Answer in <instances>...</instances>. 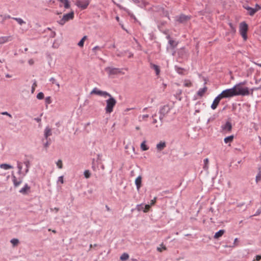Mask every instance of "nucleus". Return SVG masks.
Here are the masks:
<instances>
[{
    "mask_svg": "<svg viewBox=\"0 0 261 261\" xmlns=\"http://www.w3.org/2000/svg\"><path fill=\"white\" fill-rule=\"evenodd\" d=\"M91 94H96L102 96L105 98L108 97V99L106 100V107L105 111L106 113L110 114L113 111V109L115 106L117 101L110 93L106 91L99 90L97 88H94L90 92Z\"/></svg>",
    "mask_w": 261,
    "mask_h": 261,
    "instance_id": "obj_1",
    "label": "nucleus"
},
{
    "mask_svg": "<svg viewBox=\"0 0 261 261\" xmlns=\"http://www.w3.org/2000/svg\"><path fill=\"white\" fill-rule=\"evenodd\" d=\"M246 82H240L234 85L232 88L234 89V94L236 96H247L250 94L249 90L248 87H243L242 86L246 84Z\"/></svg>",
    "mask_w": 261,
    "mask_h": 261,
    "instance_id": "obj_2",
    "label": "nucleus"
},
{
    "mask_svg": "<svg viewBox=\"0 0 261 261\" xmlns=\"http://www.w3.org/2000/svg\"><path fill=\"white\" fill-rule=\"evenodd\" d=\"M222 98H230L235 96L234 88L227 89L223 90L220 94Z\"/></svg>",
    "mask_w": 261,
    "mask_h": 261,
    "instance_id": "obj_3",
    "label": "nucleus"
},
{
    "mask_svg": "<svg viewBox=\"0 0 261 261\" xmlns=\"http://www.w3.org/2000/svg\"><path fill=\"white\" fill-rule=\"evenodd\" d=\"M248 25L245 22H242L240 24L239 31L243 39L246 40L247 38V32Z\"/></svg>",
    "mask_w": 261,
    "mask_h": 261,
    "instance_id": "obj_4",
    "label": "nucleus"
},
{
    "mask_svg": "<svg viewBox=\"0 0 261 261\" xmlns=\"http://www.w3.org/2000/svg\"><path fill=\"white\" fill-rule=\"evenodd\" d=\"M171 108L168 105L163 106L160 110V120L162 123L163 118L170 112Z\"/></svg>",
    "mask_w": 261,
    "mask_h": 261,
    "instance_id": "obj_5",
    "label": "nucleus"
},
{
    "mask_svg": "<svg viewBox=\"0 0 261 261\" xmlns=\"http://www.w3.org/2000/svg\"><path fill=\"white\" fill-rule=\"evenodd\" d=\"M74 17V13L73 12H71L69 13L63 15L62 18L58 22L61 25H64L66 22L69 21V20H71Z\"/></svg>",
    "mask_w": 261,
    "mask_h": 261,
    "instance_id": "obj_6",
    "label": "nucleus"
},
{
    "mask_svg": "<svg viewBox=\"0 0 261 261\" xmlns=\"http://www.w3.org/2000/svg\"><path fill=\"white\" fill-rule=\"evenodd\" d=\"M244 8L247 10L248 14L251 16H253L256 12L261 9V7L258 4L255 5L254 8L248 6H244Z\"/></svg>",
    "mask_w": 261,
    "mask_h": 261,
    "instance_id": "obj_7",
    "label": "nucleus"
},
{
    "mask_svg": "<svg viewBox=\"0 0 261 261\" xmlns=\"http://www.w3.org/2000/svg\"><path fill=\"white\" fill-rule=\"evenodd\" d=\"M90 3L89 0H84V1H81V0H78L76 2V6L81 8L82 9H85L87 8L88 6L89 5Z\"/></svg>",
    "mask_w": 261,
    "mask_h": 261,
    "instance_id": "obj_8",
    "label": "nucleus"
},
{
    "mask_svg": "<svg viewBox=\"0 0 261 261\" xmlns=\"http://www.w3.org/2000/svg\"><path fill=\"white\" fill-rule=\"evenodd\" d=\"M105 71L108 72L109 75H116L120 72V70L119 68L110 67L106 68Z\"/></svg>",
    "mask_w": 261,
    "mask_h": 261,
    "instance_id": "obj_9",
    "label": "nucleus"
},
{
    "mask_svg": "<svg viewBox=\"0 0 261 261\" xmlns=\"http://www.w3.org/2000/svg\"><path fill=\"white\" fill-rule=\"evenodd\" d=\"M221 129L224 133H229L232 129V125L230 122L227 121L225 124L221 126Z\"/></svg>",
    "mask_w": 261,
    "mask_h": 261,
    "instance_id": "obj_10",
    "label": "nucleus"
},
{
    "mask_svg": "<svg viewBox=\"0 0 261 261\" xmlns=\"http://www.w3.org/2000/svg\"><path fill=\"white\" fill-rule=\"evenodd\" d=\"M190 19V16L184 14H181L178 16L176 17V20L179 23H186Z\"/></svg>",
    "mask_w": 261,
    "mask_h": 261,
    "instance_id": "obj_11",
    "label": "nucleus"
},
{
    "mask_svg": "<svg viewBox=\"0 0 261 261\" xmlns=\"http://www.w3.org/2000/svg\"><path fill=\"white\" fill-rule=\"evenodd\" d=\"M222 99V96H221L219 94L214 100L213 102L211 105V108L213 110H215L217 108L218 105H219L220 100Z\"/></svg>",
    "mask_w": 261,
    "mask_h": 261,
    "instance_id": "obj_12",
    "label": "nucleus"
},
{
    "mask_svg": "<svg viewBox=\"0 0 261 261\" xmlns=\"http://www.w3.org/2000/svg\"><path fill=\"white\" fill-rule=\"evenodd\" d=\"M166 147V143L165 141H161L156 145V148L158 151H161Z\"/></svg>",
    "mask_w": 261,
    "mask_h": 261,
    "instance_id": "obj_13",
    "label": "nucleus"
},
{
    "mask_svg": "<svg viewBox=\"0 0 261 261\" xmlns=\"http://www.w3.org/2000/svg\"><path fill=\"white\" fill-rule=\"evenodd\" d=\"M12 180H13L14 187H17L18 186H19L20 185V184L22 182V178H19L18 179H17L15 176L13 175L12 176Z\"/></svg>",
    "mask_w": 261,
    "mask_h": 261,
    "instance_id": "obj_14",
    "label": "nucleus"
},
{
    "mask_svg": "<svg viewBox=\"0 0 261 261\" xmlns=\"http://www.w3.org/2000/svg\"><path fill=\"white\" fill-rule=\"evenodd\" d=\"M167 38L168 39H169V44H170V47L171 48H174L177 46L178 43L177 42H176L175 41L171 39L170 36H168L167 37Z\"/></svg>",
    "mask_w": 261,
    "mask_h": 261,
    "instance_id": "obj_15",
    "label": "nucleus"
},
{
    "mask_svg": "<svg viewBox=\"0 0 261 261\" xmlns=\"http://www.w3.org/2000/svg\"><path fill=\"white\" fill-rule=\"evenodd\" d=\"M11 40V36H2L0 37V44L5 43Z\"/></svg>",
    "mask_w": 261,
    "mask_h": 261,
    "instance_id": "obj_16",
    "label": "nucleus"
},
{
    "mask_svg": "<svg viewBox=\"0 0 261 261\" xmlns=\"http://www.w3.org/2000/svg\"><path fill=\"white\" fill-rule=\"evenodd\" d=\"M30 189V187L26 184L20 190L19 192L23 195H25L28 193Z\"/></svg>",
    "mask_w": 261,
    "mask_h": 261,
    "instance_id": "obj_17",
    "label": "nucleus"
},
{
    "mask_svg": "<svg viewBox=\"0 0 261 261\" xmlns=\"http://www.w3.org/2000/svg\"><path fill=\"white\" fill-rule=\"evenodd\" d=\"M142 177L139 176L135 180V184L136 185L138 190H139L141 187Z\"/></svg>",
    "mask_w": 261,
    "mask_h": 261,
    "instance_id": "obj_18",
    "label": "nucleus"
},
{
    "mask_svg": "<svg viewBox=\"0 0 261 261\" xmlns=\"http://www.w3.org/2000/svg\"><path fill=\"white\" fill-rule=\"evenodd\" d=\"M51 129L48 126L46 127L44 130V137L45 139H47L49 136L51 135Z\"/></svg>",
    "mask_w": 261,
    "mask_h": 261,
    "instance_id": "obj_19",
    "label": "nucleus"
},
{
    "mask_svg": "<svg viewBox=\"0 0 261 261\" xmlns=\"http://www.w3.org/2000/svg\"><path fill=\"white\" fill-rule=\"evenodd\" d=\"M207 88L206 86H204L202 88H200L197 92V95L200 97H202V96H203L204 93L206 92V91H207Z\"/></svg>",
    "mask_w": 261,
    "mask_h": 261,
    "instance_id": "obj_20",
    "label": "nucleus"
},
{
    "mask_svg": "<svg viewBox=\"0 0 261 261\" xmlns=\"http://www.w3.org/2000/svg\"><path fill=\"white\" fill-rule=\"evenodd\" d=\"M150 67H151V68L155 70L156 75H159L160 74V67L159 66L153 64L152 63H151Z\"/></svg>",
    "mask_w": 261,
    "mask_h": 261,
    "instance_id": "obj_21",
    "label": "nucleus"
},
{
    "mask_svg": "<svg viewBox=\"0 0 261 261\" xmlns=\"http://www.w3.org/2000/svg\"><path fill=\"white\" fill-rule=\"evenodd\" d=\"M225 230L223 229L220 230L218 232H217L215 235H214V238L215 239H218L219 238L223 236V234L224 233Z\"/></svg>",
    "mask_w": 261,
    "mask_h": 261,
    "instance_id": "obj_22",
    "label": "nucleus"
},
{
    "mask_svg": "<svg viewBox=\"0 0 261 261\" xmlns=\"http://www.w3.org/2000/svg\"><path fill=\"white\" fill-rule=\"evenodd\" d=\"M0 168L2 169H4L5 170H8V169H12L13 167L9 164H2L0 165Z\"/></svg>",
    "mask_w": 261,
    "mask_h": 261,
    "instance_id": "obj_23",
    "label": "nucleus"
},
{
    "mask_svg": "<svg viewBox=\"0 0 261 261\" xmlns=\"http://www.w3.org/2000/svg\"><path fill=\"white\" fill-rule=\"evenodd\" d=\"M61 3L63 4L64 7L66 9H68L70 7V4L68 0H58Z\"/></svg>",
    "mask_w": 261,
    "mask_h": 261,
    "instance_id": "obj_24",
    "label": "nucleus"
},
{
    "mask_svg": "<svg viewBox=\"0 0 261 261\" xmlns=\"http://www.w3.org/2000/svg\"><path fill=\"white\" fill-rule=\"evenodd\" d=\"M233 138L234 137L233 135L224 138V141L226 144L230 143L232 142Z\"/></svg>",
    "mask_w": 261,
    "mask_h": 261,
    "instance_id": "obj_25",
    "label": "nucleus"
},
{
    "mask_svg": "<svg viewBox=\"0 0 261 261\" xmlns=\"http://www.w3.org/2000/svg\"><path fill=\"white\" fill-rule=\"evenodd\" d=\"M140 147L143 151H146L149 149V147L146 145V141L142 142Z\"/></svg>",
    "mask_w": 261,
    "mask_h": 261,
    "instance_id": "obj_26",
    "label": "nucleus"
},
{
    "mask_svg": "<svg viewBox=\"0 0 261 261\" xmlns=\"http://www.w3.org/2000/svg\"><path fill=\"white\" fill-rule=\"evenodd\" d=\"M129 257V255L126 253H123L120 256V259L122 261L126 260Z\"/></svg>",
    "mask_w": 261,
    "mask_h": 261,
    "instance_id": "obj_27",
    "label": "nucleus"
},
{
    "mask_svg": "<svg viewBox=\"0 0 261 261\" xmlns=\"http://www.w3.org/2000/svg\"><path fill=\"white\" fill-rule=\"evenodd\" d=\"M12 18L16 20L20 25H22L25 23V21H24L23 19L20 18L13 17Z\"/></svg>",
    "mask_w": 261,
    "mask_h": 261,
    "instance_id": "obj_28",
    "label": "nucleus"
},
{
    "mask_svg": "<svg viewBox=\"0 0 261 261\" xmlns=\"http://www.w3.org/2000/svg\"><path fill=\"white\" fill-rule=\"evenodd\" d=\"M208 159L207 158L204 160V166H203V169L205 170H207L208 169Z\"/></svg>",
    "mask_w": 261,
    "mask_h": 261,
    "instance_id": "obj_29",
    "label": "nucleus"
},
{
    "mask_svg": "<svg viewBox=\"0 0 261 261\" xmlns=\"http://www.w3.org/2000/svg\"><path fill=\"white\" fill-rule=\"evenodd\" d=\"M11 243L13 245V247L17 246L19 241L17 239H12L10 241Z\"/></svg>",
    "mask_w": 261,
    "mask_h": 261,
    "instance_id": "obj_30",
    "label": "nucleus"
},
{
    "mask_svg": "<svg viewBox=\"0 0 261 261\" xmlns=\"http://www.w3.org/2000/svg\"><path fill=\"white\" fill-rule=\"evenodd\" d=\"M87 39V36H84L82 39L79 41V42L78 43V45L80 46V47H83L84 46V41L85 40Z\"/></svg>",
    "mask_w": 261,
    "mask_h": 261,
    "instance_id": "obj_31",
    "label": "nucleus"
},
{
    "mask_svg": "<svg viewBox=\"0 0 261 261\" xmlns=\"http://www.w3.org/2000/svg\"><path fill=\"white\" fill-rule=\"evenodd\" d=\"M24 164L26 167L25 173H27L29 170V167L30 166V162L29 160H27V161H24Z\"/></svg>",
    "mask_w": 261,
    "mask_h": 261,
    "instance_id": "obj_32",
    "label": "nucleus"
},
{
    "mask_svg": "<svg viewBox=\"0 0 261 261\" xmlns=\"http://www.w3.org/2000/svg\"><path fill=\"white\" fill-rule=\"evenodd\" d=\"M17 168L18 169V174H20L21 173V170H22V163L19 161H18L17 162Z\"/></svg>",
    "mask_w": 261,
    "mask_h": 261,
    "instance_id": "obj_33",
    "label": "nucleus"
},
{
    "mask_svg": "<svg viewBox=\"0 0 261 261\" xmlns=\"http://www.w3.org/2000/svg\"><path fill=\"white\" fill-rule=\"evenodd\" d=\"M49 81H50V82H51L52 83V84H56L58 88H60L59 84L58 82H57L56 79L54 77H51Z\"/></svg>",
    "mask_w": 261,
    "mask_h": 261,
    "instance_id": "obj_34",
    "label": "nucleus"
},
{
    "mask_svg": "<svg viewBox=\"0 0 261 261\" xmlns=\"http://www.w3.org/2000/svg\"><path fill=\"white\" fill-rule=\"evenodd\" d=\"M148 117H149V115L147 114L140 116L139 117V121H141L142 120H145Z\"/></svg>",
    "mask_w": 261,
    "mask_h": 261,
    "instance_id": "obj_35",
    "label": "nucleus"
},
{
    "mask_svg": "<svg viewBox=\"0 0 261 261\" xmlns=\"http://www.w3.org/2000/svg\"><path fill=\"white\" fill-rule=\"evenodd\" d=\"M84 176L86 178H88L90 177L91 173L90 171L88 170H86L84 171Z\"/></svg>",
    "mask_w": 261,
    "mask_h": 261,
    "instance_id": "obj_36",
    "label": "nucleus"
},
{
    "mask_svg": "<svg viewBox=\"0 0 261 261\" xmlns=\"http://www.w3.org/2000/svg\"><path fill=\"white\" fill-rule=\"evenodd\" d=\"M57 166L58 167L59 169H62L63 168L62 161L61 160H59L56 163Z\"/></svg>",
    "mask_w": 261,
    "mask_h": 261,
    "instance_id": "obj_37",
    "label": "nucleus"
},
{
    "mask_svg": "<svg viewBox=\"0 0 261 261\" xmlns=\"http://www.w3.org/2000/svg\"><path fill=\"white\" fill-rule=\"evenodd\" d=\"M37 86V82L36 80H34V82H33V85L32 86V90H31V92L32 93H34L35 90V88Z\"/></svg>",
    "mask_w": 261,
    "mask_h": 261,
    "instance_id": "obj_38",
    "label": "nucleus"
},
{
    "mask_svg": "<svg viewBox=\"0 0 261 261\" xmlns=\"http://www.w3.org/2000/svg\"><path fill=\"white\" fill-rule=\"evenodd\" d=\"M37 98L38 99H42L44 98V94L43 92H40L37 95Z\"/></svg>",
    "mask_w": 261,
    "mask_h": 261,
    "instance_id": "obj_39",
    "label": "nucleus"
},
{
    "mask_svg": "<svg viewBox=\"0 0 261 261\" xmlns=\"http://www.w3.org/2000/svg\"><path fill=\"white\" fill-rule=\"evenodd\" d=\"M192 85V83L190 81H185L184 82V86L185 87H190Z\"/></svg>",
    "mask_w": 261,
    "mask_h": 261,
    "instance_id": "obj_40",
    "label": "nucleus"
},
{
    "mask_svg": "<svg viewBox=\"0 0 261 261\" xmlns=\"http://www.w3.org/2000/svg\"><path fill=\"white\" fill-rule=\"evenodd\" d=\"M261 214V207H260L256 212V213L252 216H251L250 217L253 216H258Z\"/></svg>",
    "mask_w": 261,
    "mask_h": 261,
    "instance_id": "obj_41",
    "label": "nucleus"
},
{
    "mask_svg": "<svg viewBox=\"0 0 261 261\" xmlns=\"http://www.w3.org/2000/svg\"><path fill=\"white\" fill-rule=\"evenodd\" d=\"M137 207V210L139 211H143V210H144V204H143L138 205Z\"/></svg>",
    "mask_w": 261,
    "mask_h": 261,
    "instance_id": "obj_42",
    "label": "nucleus"
},
{
    "mask_svg": "<svg viewBox=\"0 0 261 261\" xmlns=\"http://www.w3.org/2000/svg\"><path fill=\"white\" fill-rule=\"evenodd\" d=\"M46 104H50L51 102V98L50 96L46 97L45 99Z\"/></svg>",
    "mask_w": 261,
    "mask_h": 261,
    "instance_id": "obj_43",
    "label": "nucleus"
},
{
    "mask_svg": "<svg viewBox=\"0 0 261 261\" xmlns=\"http://www.w3.org/2000/svg\"><path fill=\"white\" fill-rule=\"evenodd\" d=\"M161 246L162 247V248L158 247V248H157L158 251H159V252H162L163 250H166V247L165 246H164L163 244H161Z\"/></svg>",
    "mask_w": 261,
    "mask_h": 261,
    "instance_id": "obj_44",
    "label": "nucleus"
},
{
    "mask_svg": "<svg viewBox=\"0 0 261 261\" xmlns=\"http://www.w3.org/2000/svg\"><path fill=\"white\" fill-rule=\"evenodd\" d=\"M117 7H118L120 9H121V10H124V11H125L127 12V13H128V10L126 8H124V7H122L121 5H119V4H117Z\"/></svg>",
    "mask_w": 261,
    "mask_h": 261,
    "instance_id": "obj_45",
    "label": "nucleus"
},
{
    "mask_svg": "<svg viewBox=\"0 0 261 261\" xmlns=\"http://www.w3.org/2000/svg\"><path fill=\"white\" fill-rule=\"evenodd\" d=\"M144 210H143V212H146L150 208V205L149 204H146V205H144Z\"/></svg>",
    "mask_w": 261,
    "mask_h": 261,
    "instance_id": "obj_46",
    "label": "nucleus"
},
{
    "mask_svg": "<svg viewBox=\"0 0 261 261\" xmlns=\"http://www.w3.org/2000/svg\"><path fill=\"white\" fill-rule=\"evenodd\" d=\"M101 49V48L98 46H96L95 47H94L93 48H92V51L93 52H94L95 54H96V51L98 50H100Z\"/></svg>",
    "mask_w": 261,
    "mask_h": 261,
    "instance_id": "obj_47",
    "label": "nucleus"
},
{
    "mask_svg": "<svg viewBox=\"0 0 261 261\" xmlns=\"http://www.w3.org/2000/svg\"><path fill=\"white\" fill-rule=\"evenodd\" d=\"M229 25L230 26V28L231 29V31L233 32V33H235L236 32V28L234 27L233 26L232 24L231 23H229Z\"/></svg>",
    "mask_w": 261,
    "mask_h": 261,
    "instance_id": "obj_48",
    "label": "nucleus"
},
{
    "mask_svg": "<svg viewBox=\"0 0 261 261\" xmlns=\"http://www.w3.org/2000/svg\"><path fill=\"white\" fill-rule=\"evenodd\" d=\"M256 182H258L261 180V175L260 173L256 176Z\"/></svg>",
    "mask_w": 261,
    "mask_h": 261,
    "instance_id": "obj_49",
    "label": "nucleus"
},
{
    "mask_svg": "<svg viewBox=\"0 0 261 261\" xmlns=\"http://www.w3.org/2000/svg\"><path fill=\"white\" fill-rule=\"evenodd\" d=\"M184 69L181 68L177 67L176 68V71L179 74H182V70Z\"/></svg>",
    "mask_w": 261,
    "mask_h": 261,
    "instance_id": "obj_50",
    "label": "nucleus"
},
{
    "mask_svg": "<svg viewBox=\"0 0 261 261\" xmlns=\"http://www.w3.org/2000/svg\"><path fill=\"white\" fill-rule=\"evenodd\" d=\"M58 181H60L61 182V184H63V182H64L63 177L62 176H60L59 177Z\"/></svg>",
    "mask_w": 261,
    "mask_h": 261,
    "instance_id": "obj_51",
    "label": "nucleus"
},
{
    "mask_svg": "<svg viewBox=\"0 0 261 261\" xmlns=\"http://www.w3.org/2000/svg\"><path fill=\"white\" fill-rule=\"evenodd\" d=\"M134 3L136 4H138L139 3H140L142 0H132Z\"/></svg>",
    "mask_w": 261,
    "mask_h": 261,
    "instance_id": "obj_52",
    "label": "nucleus"
},
{
    "mask_svg": "<svg viewBox=\"0 0 261 261\" xmlns=\"http://www.w3.org/2000/svg\"><path fill=\"white\" fill-rule=\"evenodd\" d=\"M2 114L4 115H7L9 116L10 117H11V115L10 114H9L7 112H3Z\"/></svg>",
    "mask_w": 261,
    "mask_h": 261,
    "instance_id": "obj_53",
    "label": "nucleus"
},
{
    "mask_svg": "<svg viewBox=\"0 0 261 261\" xmlns=\"http://www.w3.org/2000/svg\"><path fill=\"white\" fill-rule=\"evenodd\" d=\"M49 143L48 141H47L44 144V147H45L46 148H47L49 146Z\"/></svg>",
    "mask_w": 261,
    "mask_h": 261,
    "instance_id": "obj_54",
    "label": "nucleus"
},
{
    "mask_svg": "<svg viewBox=\"0 0 261 261\" xmlns=\"http://www.w3.org/2000/svg\"><path fill=\"white\" fill-rule=\"evenodd\" d=\"M256 257V260L257 261H259L261 259V256L260 255H257L255 256Z\"/></svg>",
    "mask_w": 261,
    "mask_h": 261,
    "instance_id": "obj_55",
    "label": "nucleus"
},
{
    "mask_svg": "<svg viewBox=\"0 0 261 261\" xmlns=\"http://www.w3.org/2000/svg\"><path fill=\"white\" fill-rule=\"evenodd\" d=\"M156 201V198L155 197L153 199L151 200V205H153Z\"/></svg>",
    "mask_w": 261,
    "mask_h": 261,
    "instance_id": "obj_56",
    "label": "nucleus"
},
{
    "mask_svg": "<svg viewBox=\"0 0 261 261\" xmlns=\"http://www.w3.org/2000/svg\"><path fill=\"white\" fill-rule=\"evenodd\" d=\"M133 109H134V108H127V109L125 110V112H126V111H129V110H133Z\"/></svg>",
    "mask_w": 261,
    "mask_h": 261,
    "instance_id": "obj_57",
    "label": "nucleus"
},
{
    "mask_svg": "<svg viewBox=\"0 0 261 261\" xmlns=\"http://www.w3.org/2000/svg\"><path fill=\"white\" fill-rule=\"evenodd\" d=\"M6 77H8V78H10V77H11V75H10V74H7L6 75Z\"/></svg>",
    "mask_w": 261,
    "mask_h": 261,
    "instance_id": "obj_58",
    "label": "nucleus"
},
{
    "mask_svg": "<svg viewBox=\"0 0 261 261\" xmlns=\"http://www.w3.org/2000/svg\"><path fill=\"white\" fill-rule=\"evenodd\" d=\"M54 210L56 211V212H58L59 210V208L55 207Z\"/></svg>",
    "mask_w": 261,
    "mask_h": 261,
    "instance_id": "obj_59",
    "label": "nucleus"
},
{
    "mask_svg": "<svg viewBox=\"0 0 261 261\" xmlns=\"http://www.w3.org/2000/svg\"><path fill=\"white\" fill-rule=\"evenodd\" d=\"M157 122V120L156 119H153V123H156Z\"/></svg>",
    "mask_w": 261,
    "mask_h": 261,
    "instance_id": "obj_60",
    "label": "nucleus"
},
{
    "mask_svg": "<svg viewBox=\"0 0 261 261\" xmlns=\"http://www.w3.org/2000/svg\"><path fill=\"white\" fill-rule=\"evenodd\" d=\"M35 120L38 121V122H39L41 121V119L40 118H36Z\"/></svg>",
    "mask_w": 261,
    "mask_h": 261,
    "instance_id": "obj_61",
    "label": "nucleus"
},
{
    "mask_svg": "<svg viewBox=\"0 0 261 261\" xmlns=\"http://www.w3.org/2000/svg\"><path fill=\"white\" fill-rule=\"evenodd\" d=\"M237 241H238V239H237V238H236V239H234V244H236V243Z\"/></svg>",
    "mask_w": 261,
    "mask_h": 261,
    "instance_id": "obj_62",
    "label": "nucleus"
},
{
    "mask_svg": "<svg viewBox=\"0 0 261 261\" xmlns=\"http://www.w3.org/2000/svg\"><path fill=\"white\" fill-rule=\"evenodd\" d=\"M199 112H200V111L199 110H195V114L196 113H199Z\"/></svg>",
    "mask_w": 261,
    "mask_h": 261,
    "instance_id": "obj_63",
    "label": "nucleus"
},
{
    "mask_svg": "<svg viewBox=\"0 0 261 261\" xmlns=\"http://www.w3.org/2000/svg\"><path fill=\"white\" fill-rule=\"evenodd\" d=\"M147 109V108H145L143 109V111L145 112Z\"/></svg>",
    "mask_w": 261,
    "mask_h": 261,
    "instance_id": "obj_64",
    "label": "nucleus"
}]
</instances>
